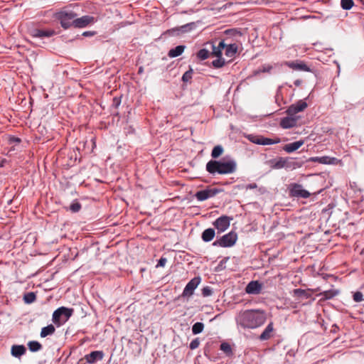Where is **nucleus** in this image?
I'll return each instance as SVG.
<instances>
[{
    "instance_id": "32",
    "label": "nucleus",
    "mask_w": 364,
    "mask_h": 364,
    "mask_svg": "<svg viewBox=\"0 0 364 364\" xmlns=\"http://www.w3.org/2000/svg\"><path fill=\"white\" fill-rule=\"evenodd\" d=\"M338 291L335 290H328L321 292L319 296H321L323 299H330L337 295Z\"/></svg>"
},
{
    "instance_id": "34",
    "label": "nucleus",
    "mask_w": 364,
    "mask_h": 364,
    "mask_svg": "<svg viewBox=\"0 0 364 364\" xmlns=\"http://www.w3.org/2000/svg\"><path fill=\"white\" fill-rule=\"evenodd\" d=\"M204 324L201 322H196L192 326V332L194 335L198 334L203 331Z\"/></svg>"
},
{
    "instance_id": "47",
    "label": "nucleus",
    "mask_w": 364,
    "mask_h": 364,
    "mask_svg": "<svg viewBox=\"0 0 364 364\" xmlns=\"http://www.w3.org/2000/svg\"><path fill=\"white\" fill-rule=\"evenodd\" d=\"M272 69V67L269 66V65H267V66H264L263 67V69H262V71L263 72H269V70Z\"/></svg>"
},
{
    "instance_id": "11",
    "label": "nucleus",
    "mask_w": 364,
    "mask_h": 364,
    "mask_svg": "<svg viewBox=\"0 0 364 364\" xmlns=\"http://www.w3.org/2000/svg\"><path fill=\"white\" fill-rule=\"evenodd\" d=\"M96 21L95 17L91 16H83L73 21V26L76 28H84Z\"/></svg>"
},
{
    "instance_id": "38",
    "label": "nucleus",
    "mask_w": 364,
    "mask_h": 364,
    "mask_svg": "<svg viewBox=\"0 0 364 364\" xmlns=\"http://www.w3.org/2000/svg\"><path fill=\"white\" fill-rule=\"evenodd\" d=\"M209 55H210L209 51L208 50L203 48V49H200L198 51L197 56L200 60H205L209 57Z\"/></svg>"
},
{
    "instance_id": "30",
    "label": "nucleus",
    "mask_w": 364,
    "mask_h": 364,
    "mask_svg": "<svg viewBox=\"0 0 364 364\" xmlns=\"http://www.w3.org/2000/svg\"><path fill=\"white\" fill-rule=\"evenodd\" d=\"M28 347L31 352H37L42 348V345L36 341H29Z\"/></svg>"
},
{
    "instance_id": "7",
    "label": "nucleus",
    "mask_w": 364,
    "mask_h": 364,
    "mask_svg": "<svg viewBox=\"0 0 364 364\" xmlns=\"http://www.w3.org/2000/svg\"><path fill=\"white\" fill-rule=\"evenodd\" d=\"M200 281L201 279L199 277H194L191 281H189L183 291L182 296L183 297L191 296L193 294L194 290L200 283Z\"/></svg>"
},
{
    "instance_id": "20",
    "label": "nucleus",
    "mask_w": 364,
    "mask_h": 364,
    "mask_svg": "<svg viewBox=\"0 0 364 364\" xmlns=\"http://www.w3.org/2000/svg\"><path fill=\"white\" fill-rule=\"evenodd\" d=\"M304 141L303 140H299L293 143L287 144L283 147V149L287 153H292L299 149L304 144Z\"/></svg>"
},
{
    "instance_id": "50",
    "label": "nucleus",
    "mask_w": 364,
    "mask_h": 364,
    "mask_svg": "<svg viewBox=\"0 0 364 364\" xmlns=\"http://www.w3.org/2000/svg\"><path fill=\"white\" fill-rule=\"evenodd\" d=\"M139 73L142 72V68H139Z\"/></svg>"
},
{
    "instance_id": "24",
    "label": "nucleus",
    "mask_w": 364,
    "mask_h": 364,
    "mask_svg": "<svg viewBox=\"0 0 364 364\" xmlns=\"http://www.w3.org/2000/svg\"><path fill=\"white\" fill-rule=\"evenodd\" d=\"M215 230L213 228L205 229L201 235L202 240L205 242H210L215 237Z\"/></svg>"
},
{
    "instance_id": "10",
    "label": "nucleus",
    "mask_w": 364,
    "mask_h": 364,
    "mask_svg": "<svg viewBox=\"0 0 364 364\" xmlns=\"http://www.w3.org/2000/svg\"><path fill=\"white\" fill-rule=\"evenodd\" d=\"M290 193L292 196L307 198L310 196V193L304 189L300 184L294 183L291 186Z\"/></svg>"
},
{
    "instance_id": "3",
    "label": "nucleus",
    "mask_w": 364,
    "mask_h": 364,
    "mask_svg": "<svg viewBox=\"0 0 364 364\" xmlns=\"http://www.w3.org/2000/svg\"><path fill=\"white\" fill-rule=\"evenodd\" d=\"M73 310L64 306L57 309L53 314L52 320L53 323L60 326L65 323L72 316Z\"/></svg>"
},
{
    "instance_id": "1",
    "label": "nucleus",
    "mask_w": 364,
    "mask_h": 364,
    "mask_svg": "<svg viewBox=\"0 0 364 364\" xmlns=\"http://www.w3.org/2000/svg\"><path fill=\"white\" fill-rule=\"evenodd\" d=\"M266 320V313L261 309L240 311L235 316L237 325L244 329L259 328L265 323Z\"/></svg>"
},
{
    "instance_id": "31",
    "label": "nucleus",
    "mask_w": 364,
    "mask_h": 364,
    "mask_svg": "<svg viewBox=\"0 0 364 364\" xmlns=\"http://www.w3.org/2000/svg\"><path fill=\"white\" fill-rule=\"evenodd\" d=\"M223 148L221 145H217L215 146L212 151H211V156L213 159H217L223 153Z\"/></svg>"
},
{
    "instance_id": "41",
    "label": "nucleus",
    "mask_w": 364,
    "mask_h": 364,
    "mask_svg": "<svg viewBox=\"0 0 364 364\" xmlns=\"http://www.w3.org/2000/svg\"><path fill=\"white\" fill-rule=\"evenodd\" d=\"M81 208V205L79 203H73L70 205V209L73 212V213H77L78 212Z\"/></svg>"
},
{
    "instance_id": "51",
    "label": "nucleus",
    "mask_w": 364,
    "mask_h": 364,
    "mask_svg": "<svg viewBox=\"0 0 364 364\" xmlns=\"http://www.w3.org/2000/svg\"><path fill=\"white\" fill-rule=\"evenodd\" d=\"M4 166V161H2L1 164H0V166Z\"/></svg>"
},
{
    "instance_id": "27",
    "label": "nucleus",
    "mask_w": 364,
    "mask_h": 364,
    "mask_svg": "<svg viewBox=\"0 0 364 364\" xmlns=\"http://www.w3.org/2000/svg\"><path fill=\"white\" fill-rule=\"evenodd\" d=\"M184 49H185V46H181H181H177L176 47H175L174 48L171 49L168 51V55L170 58L178 57V56L181 55L183 53Z\"/></svg>"
},
{
    "instance_id": "14",
    "label": "nucleus",
    "mask_w": 364,
    "mask_h": 364,
    "mask_svg": "<svg viewBox=\"0 0 364 364\" xmlns=\"http://www.w3.org/2000/svg\"><path fill=\"white\" fill-rule=\"evenodd\" d=\"M298 117L294 115H288L281 119L280 126L284 129H289L296 125Z\"/></svg>"
},
{
    "instance_id": "39",
    "label": "nucleus",
    "mask_w": 364,
    "mask_h": 364,
    "mask_svg": "<svg viewBox=\"0 0 364 364\" xmlns=\"http://www.w3.org/2000/svg\"><path fill=\"white\" fill-rule=\"evenodd\" d=\"M193 70L190 69L186 71L182 76V80L183 82H188L192 78Z\"/></svg>"
},
{
    "instance_id": "43",
    "label": "nucleus",
    "mask_w": 364,
    "mask_h": 364,
    "mask_svg": "<svg viewBox=\"0 0 364 364\" xmlns=\"http://www.w3.org/2000/svg\"><path fill=\"white\" fill-rule=\"evenodd\" d=\"M199 345H200L199 339L195 338L190 343L189 346L191 350H194V349L197 348L199 346Z\"/></svg>"
},
{
    "instance_id": "22",
    "label": "nucleus",
    "mask_w": 364,
    "mask_h": 364,
    "mask_svg": "<svg viewBox=\"0 0 364 364\" xmlns=\"http://www.w3.org/2000/svg\"><path fill=\"white\" fill-rule=\"evenodd\" d=\"M26 349L23 345H14L11 347V355L16 358H19L24 355Z\"/></svg>"
},
{
    "instance_id": "42",
    "label": "nucleus",
    "mask_w": 364,
    "mask_h": 364,
    "mask_svg": "<svg viewBox=\"0 0 364 364\" xmlns=\"http://www.w3.org/2000/svg\"><path fill=\"white\" fill-rule=\"evenodd\" d=\"M353 300L355 302H360L363 300V294L360 291H356L353 294Z\"/></svg>"
},
{
    "instance_id": "40",
    "label": "nucleus",
    "mask_w": 364,
    "mask_h": 364,
    "mask_svg": "<svg viewBox=\"0 0 364 364\" xmlns=\"http://www.w3.org/2000/svg\"><path fill=\"white\" fill-rule=\"evenodd\" d=\"M212 293L213 291L210 287H205L202 289V295L205 297L210 296Z\"/></svg>"
},
{
    "instance_id": "33",
    "label": "nucleus",
    "mask_w": 364,
    "mask_h": 364,
    "mask_svg": "<svg viewBox=\"0 0 364 364\" xmlns=\"http://www.w3.org/2000/svg\"><path fill=\"white\" fill-rule=\"evenodd\" d=\"M220 349L223 351L227 355H231L232 350L230 345L227 342H223L220 344Z\"/></svg>"
},
{
    "instance_id": "36",
    "label": "nucleus",
    "mask_w": 364,
    "mask_h": 364,
    "mask_svg": "<svg viewBox=\"0 0 364 364\" xmlns=\"http://www.w3.org/2000/svg\"><path fill=\"white\" fill-rule=\"evenodd\" d=\"M36 299V296L33 292H28L23 296V300L26 304H31Z\"/></svg>"
},
{
    "instance_id": "46",
    "label": "nucleus",
    "mask_w": 364,
    "mask_h": 364,
    "mask_svg": "<svg viewBox=\"0 0 364 364\" xmlns=\"http://www.w3.org/2000/svg\"><path fill=\"white\" fill-rule=\"evenodd\" d=\"M257 187V184L253 183H250L248 185L246 186V189H255Z\"/></svg>"
},
{
    "instance_id": "8",
    "label": "nucleus",
    "mask_w": 364,
    "mask_h": 364,
    "mask_svg": "<svg viewBox=\"0 0 364 364\" xmlns=\"http://www.w3.org/2000/svg\"><path fill=\"white\" fill-rule=\"evenodd\" d=\"M230 219L229 217L223 215L217 218L213 223V225L219 232L225 231L230 226Z\"/></svg>"
},
{
    "instance_id": "25",
    "label": "nucleus",
    "mask_w": 364,
    "mask_h": 364,
    "mask_svg": "<svg viewBox=\"0 0 364 364\" xmlns=\"http://www.w3.org/2000/svg\"><path fill=\"white\" fill-rule=\"evenodd\" d=\"M225 54L228 58H232L237 51V46L235 43L226 45L225 47Z\"/></svg>"
},
{
    "instance_id": "26",
    "label": "nucleus",
    "mask_w": 364,
    "mask_h": 364,
    "mask_svg": "<svg viewBox=\"0 0 364 364\" xmlns=\"http://www.w3.org/2000/svg\"><path fill=\"white\" fill-rule=\"evenodd\" d=\"M225 43H224L223 41H220L218 46H213V50H212V53H211V55L213 56H215V57H221L222 55V52L223 50L225 49Z\"/></svg>"
},
{
    "instance_id": "9",
    "label": "nucleus",
    "mask_w": 364,
    "mask_h": 364,
    "mask_svg": "<svg viewBox=\"0 0 364 364\" xmlns=\"http://www.w3.org/2000/svg\"><path fill=\"white\" fill-rule=\"evenodd\" d=\"M307 107V103L304 100H301L290 105L287 110V113L288 115L295 116L296 114L304 111Z\"/></svg>"
},
{
    "instance_id": "13",
    "label": "nucleus",
    "mask_w": 364,
    "mask_h": 364,
    "mask_svg": "<svg viewBox=\"0 0 364 364\" xmlns=\"http://www.w3.org/2000/svg\"><path fill=\"white\" fill-rule=\"evenodd\" d=\"M285 65L294 70L306 71V72L310 71V68L308 67V65L305 63H304L303 61H301V60L286 62Z\"/></svg>"
},
{
    "instance_id": "44",
    "label": "nucleus",
    "mask_w": 364,
    "mask_h": 364,
    "mask_svg": "<svg viewBox=\"0 0 364 364\" xmlns=\"http://www.w3.org/2000/svg\"><path fill=\"white\" fill-rule=\"evenodd\" d=\"M166 262H167L166 258H165V257H161V258L159 260V262H158V263H157V265H156V267H164V266H165V264H166Z\"/></svg>"
},
{
    "instance_id": "5",
    "label": "nucleus",
    "mask_w": 364,
    "mask_h": 364,
    "mask_svg": "<svg viewBox=\"0 0 364 364\" xmlns=\"http://www.w3.org/2000/svg\"><path fill=\"white\" fill-rule=\"evenodd\" d=\"M245 137L252 143L259 145H272L279 144L281 141L279 137L270 139L257 134H245Z\"/></svg>"
},
{
    "instance_id": "28",
    "label": "nucleus",
    "mask_w": 364,
    "mask_h": 364,
    "mask_svg": "<svg viewBox=\"0 0 364 364\" xmlns=\"http://www.w3.org/2000/svg\"><path fill=\"white\" fill-rule=\"evenodd\" d=\"M55 331V327L52 324H50L46 327L42 328L41 331V336L42 338H45L48 336H50L54 333Z\"/></svg>"
},
{
    "instance_id": "6",
    "label": "nucleus",
    "mask_w": 364,
    "mask_h": 364,
    "mask_svg": "<svg viewBox=\"0 0 364 364\" xmlns=\"http://www.w3.org/2000/svg\"><path fill=\"white\" fill-rule=\"evenodd\" d=\"M237 240V235L236 232L231 231L228 234L222 236L219 240H215L213 245L214 246H219L223 247H230L233 246Z\"/></svg>"
},
{
    "instance_id": "49",
    "label": "nucleus",
    "mask_w": 364,
    "mask_h": 364,
    "mask_svg": "<svg viewBox=\"0 0 364 364\" xmlns=\"http://www.w3.org/2000/svg\"><path fill=\"white\" fill-rule=\"evenodd\" d=\"M11 141L20 142V139L18 138L12 137L11 138Z\"/></svg>"
},
{
    "instance_id": "29",
    "label": "nucleus",
    "mask_w": 364,
    "mask_h": 364,
    "mask_svg": "<svg viewBox=\"0 0 364 364\" xmlns=\"http://www.w3.org/2000/svg\"><path fill=\"white\" fill-rule=\"evenodd\" d=\"M293 294L297 297H304L306 299H309L311 296V294L308 292V291L301 289H295L293 290Z\"/></svg>"
},
{
    "instance_id": "2",
    "label": "nucleus",
    "mask_w": 364,
    "mask_h": 364,
    "mask_svg": "<svg viewBox=\"0 0 364 364\" xmlns=\"http://www.w3.org/2000/svg\"><path fill=\"white\" fill-rule=\"evenodd\" d=\"M206 171L212 174H231L237 170V163L232 159H223L222 160H210L206 164Z\"/></svg>"
},
{
    "instance_id": "17",
    "label": "nucleus",
    "mask_w": 364,
    "mask_h": 364,
    "mask_svg": "<svg viewBox=\"0 0 364 364\" xmlns=\"http://www.w3.org/2000/svg\"><path fill=\"white\" fill-rule=\"evenodd\" d=\"M311 162H316L322 164H336L338 161V159L334 157H329V156H314L311 157L309 159Z\"/></svg>"
},
{
    "instance_id": "45",
    "label": "nucleus",
    "mask_w": 364,
    "mask_h": 364,
    "mask_svg": "<svg viewBox=\"0 0 364 364\" xmlns=\"http://www.w3.org/2000/svg\"><path fill=\"white\" fill-rule=\"evenodd\" d=\"M95 33H96L95 31H85L82 33V36H85V37H88V36H92L95 35Z\"/></svg>"
},
{
    "instance_id": "48",
    "label": "nucleus",
    "mask_w": 364,
    "mask_h": 364,
    "mask_svg": "<svg viewBox=\"0 0 364 364\" xmlns=\"http://www.w3.org/2000/svg\"><path fill=\"white\" fill-rule=\"evenodd\" d=\"M86 363H87L85 361V356L82 358L80 359L77 362V364H86Z\"/></svg>"
},
{
    "instance_id": "4",
    "label": "nucleus",
    "mask_w": 364,
    "mask_h": 364,
    "mask_svg": "<svg viewBox=\"0 0 364 364\" xmlns=\"http://www.w3.org/2000/svg\"><path fill=\"white\" fill-rule=\"evenodd\" d=\"M76 16L77 14L75 12L67 9L57 14V18L60 21L62 27L65 29L73 25V21L76 19Z\"/></svg>"
},
{
    "instance_id": "12",
    "label": "nucleus",
    "mask_w": 364,
    "mask_h": 364,
    "mask_svg": "<svg viewBox=\"0 0 364 364\" xmlns=\"http://www.w3.org/2000/svg\"><path fill=\"white\" fill-rule=\"evenodd\" d=\"M218 191L217 189L207 188L198 191L196 193L195 196L198 200L203 201L211 197H213L214 196L216 195V193H218Z\"/></svg>"
},
{
    "instance_id": "18",
    "label": "nucleus",
    "mask_w": 364,
    "mask_h": 364,
    "mask_svg": "<svg viewBox=\"0 0 364 364\" xmlns=\"http://www.w3.org/2000/svg\"><path fill=\"white\" fill-rule=\"evenodd\" d=\"M55 34V31L53 29H35L33 31V36L36 38L51 37Z\"/></svg>"
},
{
    "instance_id": "23",
    "label": "nucleus",
    "mask_w": 364,
    "mask_h": 364,
    "mask_svg": "<svg viewBox=\"0 0 364 364\" xmlns=\"http://www.w3.org/2000/svg\"><path fill=\"white\" fill-rule=\"evenodd\" d=\"M301 166V162L298 161L292 158H286V169L294 170L300 168Z\"/></svg>"
},
{
    "instance_id": "19",
    "label": "nucleus",
    "mask_w": 364,
    "mask_h": 364,
    "mask_svg": "<svg viewBox=\"0 0 364 364\" xmlns=\"http://www.w3.org/2000/svg\"><path fill=\"white\" fill-rule=\"evenodd\" d=\"M274 332V325L272 322H270L260 334L259 338L261 341H267L272 337Z\"/></svg>"
},
{
    "instance_id": "37",
    "label": "nucleus",
    "mask_w": 364,
    "mask_h": 364,
    "mask_svg": "<svg viewBox=\"0 0 364 364\" xmlns=\"http://www.w3.org/2000/svg\"><path fill=\"white\" fill-rule=\"evenodd\" d=\"M225 63V59L221 57H218L216 60L212 62L213 66L216 68H222Z\"/></svg>"
},
{
    "instance_id": "21",
    "label": "nucleus",
    "mask_w": 364,
    "mask_h": 364,
    "mask_svg": "<svg viewBox=\"0 0 364 364\" xmlns=\"http://www.w3.org/2000/svg\"><path fill=\"white\" fill-rule=\"evenodd\" d=\"M270 166L274 169L285 168L286 158L279 157L269 161Z\"/></svg>"
},
{
    "instance_id": "35",
    "label": "nucleus",
    "mask_w": 364,
    "mask_h": 364,
    "mask_svg": "<svg viewBox=\"0 0 364 364\" xmlns=\"http://www.w3.org/2000/svg\"><path fill=\"white\" fill-rule=\"evenodd\" d=\"M354 6L353 0H341V6L344 10H350Z\"/></svg>"
},
{
    "instance_id": "15",
    "label": "nucleus",
    "mask_w": 364,
    "mask_h": 364,
    "mask_svg": "<svg viewBox=\"0 0 364 364\" xmlns=\"http://www.w3.org/2000/svg\"><path fill=\"white\" fill-rule=\"evenodd\" d=\"M104 357V353L102 350L92 351L90 353L85 355V361L87 363L92 364L98 360H101Z\"/></svg>"
},
{
    "instance_id": "16",
    "label": "nucleus",
    "mask_w": 364,
    "mask_h": 364,
    "mask_svg": "<svg viewBox=\"0 0 364 364\" xmlns=\"http://www.w3.org/2000/svg\"><path fill=\"white\" fill-rule=\"evenodd\" d=\"M261 290L262 284L258 281L250 282L245 288V291L249 294H258Z\"/></svg>"
}]
</instances>
